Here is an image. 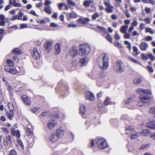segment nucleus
<instances>
[{
    "mask_svg": "<svg viewBox=\"0 0 155 155\" xmlns=\"http://www.w3.org/2000/svg\"><path fill=\"white\" fill-rule=\"evenodd\" d=\"M91 48L90 46L87 44H84L80 46L79 54L81 56L87 55L89 54Z\"/></svg>",
    "mask_w": 155,
    "mask_h": 155,
    "instance_id": "f257e3e1",
    "label": "nucleus"
},
{
    "mask_svg": "<svg viewBox=\"0 0 155 155\" xmlns=\"http://www.w3.org/2000/svg\"><path fill=\"white\" fill-rule=\"evenodd\" d=\"M151 97L148 96L143 97H140L139 98V101L137 103L139 107L143 106H146L150 104L149 101L151 100Z\"/></svg>",
    "mask_w": 155,
    "mask_h": 155,
    "instance_id": "f03ea898",
    "label": "nucleus"
},
{
    "mask_svg": "<svg viewBox=\"0 0 155 155\" xmlns=\"http://www.w3.org/2000/svg\"><path fill=\"white\" fill-rule=\"evenodd\" d=\"M100 68L103 70L107 69L109 66V58L108 56L106 54H104L102 58V61L99 64Z\"/></svg>",
    "mask_w": 155,
    "mask_h": 155,
    "instance_id": "7ed1b4c3",
    "label": "nucleus"
},
{
    "mask_svg": "<svg viewBox=\"0 0 155 155\" xmlns=\"http://www.w3.org/2000/svg\"><path fill=\"white\" fill-rule=\"evenodd\" d=\"M114 69L118 73H121L123 72L125 70L124 63L121 61H118L114 65Z\"/></svg>",
    "mask_w": 155,
    "mask_h": 155,
    "instance_id": "20e7f679",
    "label": "nucleus"
},
{
    "mask_svg": "<svg viewBox=\"0 0 155 155\" xmlns=\"http://www.w3.org/2000/svg\"><path fill=\"white\" fill-rule=\"evenodd\" d=\"M98 148L101 149H104L108 147L107 141L103 138H100L97 141Z\"/></svg>",
    "mask_w": 155,
    "mask_h": 155,
    "instance_id": "39448f33",
    "label": "nucleus"
},
{
    "mask_svg": "<svg viewBox=\"0 0 155 155\" xmlns=\"http://www.w3.org/2000/svg\"><path fill=\"white\" fill-rule=\"evenodd\" d=\"M8 107L9 109V112L7 114V116L10 120L12 119L13 116L14 114L13 110L14 106L13 103L12 102H9L8 104Z\"/></svg>",
    "mask_w": 155,
    "mask_h": 155,
    "instance_id": "423d86ee",
    "label": "nucleus"
},
{
    "mask_svg": "<svg viewBox=\"0 0 155 155\" xmlns=\"http://www.w3.org/2000/svg\"><path fill=\"white\" fill-rule=\"evenodd\" d=\"M41 52L39 51L36 48H34L32 51V55L33 58L35 60L40 58Z\"/></svg>",
    "mask_w": 155,
    "mask_h": 155,
    "instance_id": "0eeeda50",
    "label": "nucleus"
},
{
    "mask_svg": "<svg viewBox=\"0 0 155 155\" xmlns=\"http://www.w3.org/2000/svg\"><path fill=\"white\" fill-rule=\"evenodd\" d=\"M4 69L7 72L10 73L12 74H15L17 72L16 69L13 66L10 67L8 66H5Z\"/></svg>",
    "mask_w": 155,
    "mask_h": 155,
    "instance_id": "6e6552de",
    "label": "nucleus"
},
{
    "mask_svg": "<svg viewBox=\"0 0 155 155\" xmlns=\"http://www.w3.org/2000/svg\"><path fill=\"white\" fill-rule=\"evenodd\" d=\"M52 42L51 41H47L44 44V48L45 52H49L52 49Z\"/></svg>",
    "mask_w": 155,
    "mask_h": 155,
    "instance_id": "1a4fd4ad",
    "label": "nucleus"
},
{
    "mask_svg": "<svg viewBox=\"0 0 155 155\" xmlns=\"http://www.w3.org/2000/svg\"><path fill=\"white\" fill-rule=\"evenodd\" d=\"M137 93L140 94H151L150 91L148 89H144L141 88H138L136 90Z\"/></svg>",
    "mask_w": 155,
    "mask_h": 155,
    "instance_id": "9d476101",
    "label": "nucleus"
},
{
    "mask_svg": "<svg viewBox=\"0 0 155 155\" xmlns=\"http://www.w3.org/2000/svg\"><path fill=\"white\" fill-rule=\"evenodd\" d=\"M57 124V122L55 120H51L49 121L47 126L49 129L53 130L54 128L55 127Z\"/></svg>",
    "mask_w": 155,
    "mask_h": 155,
    "instance_id": "9b49d317",
    "label": "nucleus"
},
{
    "mask_svg": "<svg viewBox=\"0 0 155 155\" xmlns=\"http://www.w3.org/2000/svg\"><path fill=\"white\" fill-rule=\"evenodd\" d=\"M24 104L27 106L30 105L31 104L30 99L25 95H23L21 97Z\"/></svg>",
    "mask_w": 155,
    "mask_h": 155,
    "instance_id": "f8f14e48",
    "label": "nucleus"
},
{
    "mask_svg": "<svg viewBox=\"0 0 155 155\" xmlns=\"http://www.w3.org/2000/svg\"><path fill=\"white\" fill-rule=\"evenodd\" d=\"M56 134L59 138L61 137L64 135V129L62 127H60L57 130Z\"/></svg>",
    "mask_w": 155,
    "mask_h": 155,
    "instance_id": "ddd939ff",
    "label": "nucleus"
},
{
    "mask_svg": "<svg viewBox=\"0 0 155 155\" xmlns=\"http://www.w3.org/2000/svg\"><path fill=\"white\" fill-rule=\"evenodd\" d=\"M70 54L71 56L73 57L76 56L77 54V49L75 47H73L69 50Z\"/></svg>",
    "mask_w": 155,
    "mask_h": 155,
    "instance_id": "4468645a",
    "label": "nucleus"
},
{
    "mask_svg": "<svg viewBox=\"0 0 155 155\" xmlns=\"http://www.w3.org/2000/svg\"><path fill=\"white\" fill-rule=\"evenodd\" d=\"M86 96L88 99L90 101H92L94 99L95 96L94 94L90 92H87Z\"/></svg>",
    "mask_w": 155,
    "mask_h": 155,
    "instance_id": "2eb2a0df",
    "label": "nucleus"
},
{
    "mask_svg": "<svg viewBox=\"0 0 155 155\" xmlns=\"http://www.w3.org/2000/svg\"><path fill=\"white\" fill-rule=\"evenodd\" d=\"M58 136L56 133L52 134L50 137V140L52 142H55L57 141L59 139Z\"/></svg>",
    "mask_w": 155,
    "mask_h": 155,
    "instance_id": "dca6fc26",
    "label": "nucleus"
},
{
    "mask_svg": "<svg viewBox=\"0 0 155 155\" xmlns=\"http://www.w3.org/2000/svg\"><path fill=\"white\" fill-rule=\"evenodd\" d=\"M9 4L11 6L12 5L15 7H20L21 6V4L17 3L15 0H9Z\"/></svg>",
    "mask_w": 155,
    "mask_h": 155,
    "instance_id": "f3484780",
    "label": "nucleus"
},
{
    "mask_svg": "<svg viewBox=\"0 0 155 155\" xmlns=\"http://www.w3.org/2000/svg\"><path fill=\"white\" fill-rule=\"evenodd\" d=\"M148 46V44L145 42H143L140 46V49L143 51L146 50Z\"/></svg>",
    "mask_w": 155,
    "mask_h": 155,
    "instance_id": "a211bd4d",
    "label": "nucleus"
},
{
    "mask_svg": "<svg viewBox=\"0 0 155 155\" xmlns=\"http://www.w3.org/2000/svg\"><path fill=\"white\" fill-rule=\"evenodd\" d=\"M61 51V45L59 43L56 44L55 46L54 54L58 55L59 54Z\"/></svg>",
    "mask_w": 155,
    "mask_h": 155,
    "instance_id": "6ab92c4d",
    "label": "nucleus"
},
{
    "mask_svg": "<svg viewBox=\"0 0 155 155\" xmlns=\"http://www.w3.org/2000/svg\"><path fill=\"white\" fill-rule=\"evenodd\" d=\"M77 17V15L74 12H72L71 13L68 14L67 15V17L68 20L71 18H75Z\"/></svg>",
    "mask_w": 155,
    "mask_h": 155,
    "instance_id": "aec40b11",
    "label": "nucleus"
},
{
    "mask_svg": "<svg viewBox=\"0 0 155 155\" xmlns=\"http://www.w3.org/2000/svg\"><path fill=\"white\" fill-rule=\"evenodd\" d=\"M147 127L150 128L155 129V121H151L147 124Z\"/></svg>",
    "mask_w": 155,
    "mask_h": 155,
    "instance_id": "412c9836",
    "label": "nucleus"
},
{
    "mask_svg": "<svg viewBox=\"0 0 155 155\" xmlns=\"http://www.w3.org/2000/svg\"><path fill=\"white\" fill-rule=\"evenodd\" d=\"M130 135V137L131 139H134L140 135V133L139 132H137L135 131H133L132 132Z\"/></svg>",
    "mask_w": 155,
    "mask_h": 155,
    "instance_id": "4be33fe9",
    "label": "nucleus"
},
{
    "mask_svg": "<svg viewBox=\"0 0 155 155\" xmlns=\"http://www.w3.org/2000/svg\"><path fill=\"white\" fill-rule=\"evenodd\" d=\"M86 106L84 104H81L80 107V113L81 114L84 115L85 112Z\"/></svg>",
    "mask_w": 155,
    "mask_h": 155,
    "instance_id": "5701e85b",
    "label": "nucleus"
},
{
    "mask_svg": "<svg viewBox=\"0 0 155 155\" xmlns=\"http://www.w3.org/2000/svg\"><path fill=\"white\" fill-rule=\"evenodd\" d=\"M44 11L46 13L51 14L52 13V10L51 6H47L44 7Z\"/></svg>",
    "mask_w": 155,
    "mask_h": 155,
    "instance_id": "b1692460",
    "label": "nucleus"
},
{
    "mask_svg": "<svg viewBox=\"0 0 155 155\" xmlns=\"http://www.w3.org/2000/svg\"><path fill=\"white\" fill-rule=\"evenodd\" d=\"M150 134V130L147 129H144L142 131L141 133H140V135L141 134L145 136H147Z\"/></svg>",
    "mask_w": 155,
    "mask_h": 155,
    "instance_id": "393cba45",
    "label": "nucleus"
},
{
    "mask_svg": "<svg viewBox=\"0 0 155 155\" xmlns=\"http://www.w3.org/2000/svg\"><path fill=\"white\" fill-rule=\"evenodd\" d=\"M142 81V79L140 78H135L133 80V83L136 84L138 85Z\"/></svg>",
    "mask_w": 155,
    "mask_h": 155,
    "instance_id": "a878e982",
    "label": "nucleus"
},
{
    "mask_svg": "<svg viewBox=\"0 0 155 155\" xmlns=\"http://www.w3.org/2000/svg\"><path fill=\"white\" fill-rule=\"evenodd\" d=\"M126 133L127 134L131 133L134 131V128L132 127H127L126 129Z\"/></svg>",
    "mask_w": 155,
    "mask_h": 155,
    "instance_id": "bb28decb",
    "label": "nucleus"
},
{
    "mask_svg": "<svg viewBox=\"0 0 155 155\" xmlns=\"http://www.w3.org/2000/svg\"><path fill=\"white\" fill-rule=\"evenodd\" d=\"M93 3V0H86L84 2V5L86 7H88Z\"/></svg>",
    "mask_w": 155,
    "mask_h": 155,
    "instance_id": "cd10ccee",
    "label": "nucleus"
},
{
    "mask_svg": "<svg viewBox=\"0 0 155 155\" xmlns=\"http://www.w3.org/2000/svg\"><path fill=\"white\" fill-rule=\"evenodd\" d=\"M134 52H133V55L134 56L136 57L138 54V50L137 48L135 46H134L133 47Z\"/></svg>",
    "mask_w": 155,
    "mask_h": 155,
    "instance_id": "c85d7f7f",
    "label": "nucleus"
},
{
    "mask_svg": "<svg viewBox=\"0 0 155 155\" xmlns=\"http://www.w3.org/2000/svg\"><path fill=\"white\" fill-rule=\"evenodd\" d=\"M26 130V134L28 135H33V131L28 127H26L25 128Z\"/></svg>",
    "mask_w": 155,
    "mask_h": 155,
    "instance_id": "c756f323",
    "label": "nucleus"
},
{
    "mask_svg": "<svg viewBox=\"0 0 155 155\" xmlns=\"http://www.w3.org/2000/svg\"><path fill=\"white\" fill-rule=\"evenodd\" d=\"M128 27V26L127 25L123 26L120 28V31L123 34L126 33Z\"/></svg>",
    "mask_w": 155,
    "mask_h": 155,
    "instance_id": "7c9ffc66",
    "label": "nucleus"
},
{
    "mask_svg": "<svg viewBox=\"0 0 155 155\" xmlns=\"http://www.w3.org/2000/svg\"><path fill=\"white\" fill-rule=\"evenodd\" d=\"M12 53L15 54H20L21 53V51L19 49L15 48L12 51Z\"/></svg>",
    "mask_w": 155,
    "mask_h": 155,
    "instance_id": "2f4dec72",
    "label": "nucleus"
},
{
    "mask_svg": "<svg viewBox=\"0 0 155 155\" xmlns=\"http://www.w3.org/2000/svg\"><path fill=\"white\" fill-rule=\"evenodd\" d=\"M114 7L110 5L107 7L105 10L108 13H112L113 12V9Z\"/></svg>",
    "mask_w": 155,
    "mask_h": 155,
    "instance_id": "473e14b6",
    "label": "nucleus"
},
{
    "mask_svg": "<svg viewBox=\"0 0 155 155\" xmlns=\"http://www.w3.org/2000/svg\"><path fill=\"white\" fill-rule=\"evenodd\" d=\"M80 62L82 66H84L87 64V61L85 58H83L80 59Z\"/></svg>",
    "mask_w": 155,
    "mask_h": 155,
    "instance_id": "72a5a7b5",
    "label": "nucleus"
},
{
    "mask_svg": "<svg viewBox=\"0 0 155 155\" xmlns=\"http://www.w3.org/2000/svg\"><path fill=\"white\" fill-rule=\"evenodd\" d=\"M142 1L146 3H150L154 5L155 4V2L153 0H142Z\"/></svg>",
    "mask_w": 155,
    "mask_h": 155,
    "instance_id": "f704fd0d",
    "label": "nucleus"
},
{
    "mask_svg": "<svg viewBox=\"0 0 155 155\" xmlns=\"http://www.w3.org/2000/svg\"><path fill=\"white\" fill-rule=\"evenodd\" d=\"M68 5L70 6H74L76 5L75 3L72 0H67Z\"/></svg>",
    "mask_w": 155,
    "mask_h": 155,
    "instance_id": "c9c22d12",
    "label": "nucleus"
},
{
    "mask_svg": "<svg viewBox=\"0 0 155 155\" xmlns=\"http://www.w3.org/2000/svg\"><path fill=\"white\" fill-rule=\"evenodd\" d=\"M6 63L8 64L7 66L10 67H13L14 66V62L13 61L10 59H8L6 60Z\"/></svg>",
    "mask_w": 155,
    "mask_h": 155,
    "instance_id": "e433bc0d",
    "label": "nucleus"
},
{
    "mask_svg": "<svg viewBox=\"0 0 155 155\" xmlns=\"http://www.w3.org/2000/svg\"><path fill=\"white\" fill-rule=\"evenodd\" d=\"M110 98L109 97H106V99L104 101V104L106 106L108 105L110 101Z\"/></svg>",
    "mask_w": 155,
    "mask_h": 155,
    "instance_id": "4c0bfd02",
    "label": "nucleus"
},
{
    "mask_svg": "<svg viewBox=\"0 0 155 155\" xmlns=\"http://www.w3.org/2000/svg\"><path fill=\"white\" fill-rule=\"evenodd\" d=\"M107 36L105 37L111 43H113V41L110 35L107 33Z\"/></svg>",
    "mask_w": 155,
    "mask_h": 155,
    "instance_id": "58836bf2",
    "label": "nucleus"
},
{
    "mask_svg": "<svg viewBox=\"0 0 155 155\" xmlns=\"http://www.w3.org/2000/svg\"><path fill=\"white\" fill-rule=\"evenodd\" d=\"M83 24H87L90 21V19L88 18H83Z\"/></svg>",
    "mask_w": 155,
    "mask_h": 155,
    "instance_id": "ea45409f",
    "label": "nucleus"
},
{
    "mask_svg": "<svg viewBox=\"0 0 155 155\" xmlns=\"http://www.w3.org/2000/svg\"><path fill=\"white\" fill-rule=\"evenodd\" d=\"M145 32H149L152 35L153 34V31L151 28H146L145 30Z\"/></svg>",
    "mask_w": 155,
    "mask_h": 155,
    "instance_id": "a19ab883",
    "label": "nucleus"
},
{
    "mask_svg": "<svg viewBox=\"0 0 155 155\" xmlns=\"http://www.w3.org/2000/svg\"><path fill=\"white\" fill-rule=\"evenodd\" d=\"M16 19L21 20V18L18 15H16L12 17L11 18V20H14Z\"/></svg>",
    "mask_w": 155,
    "mask_h": 155,
    "instance_id": "79ce46f5",
    "label": "nucleus"
},
{
    "mask_svg": "<svg viewBox=\"0 0 155 155\" xmlns=\"http://www.w3.org/2000/svg\"><path fill=\"white\" fill-rule=\"evenodd\" d=\"M97 27L100 29L103 32L105 33H107V29L102 27L101 26H97Z\"/></svg>",
    "mask_w": 155,
    "mask_h": 155,
    "instance_id": "37998d69",
    "label": "nucleus"
},
{
    "mask_svg": "<svg viewBox=\"0 0 155 155\" xmlns=\"http://www.w3.org/2000/svg\"><path fill=\"white\" fill-rule=\"evenodd\" d=\"M52 3L51 1L48 0H46L44 3L45 5L47 6H49V5L51 4Z\"/></svg>",
    "mask_w": 155,
    "mask_h": 155,
    "instance_id": "c03bdc74",
    "label": "nucleus"
},
{
    "mask_svg": "<svg viewBox=\"0 0 155 155\" xmlns=\"http://www.w3.org/2000/svg\"><path fill=\"white\" fill-rule=\"evenodd\" d=\"M99 16V14L97 13H96L94 14L92 16V19L93 20H95Z\"/></svg>",
    "mask_w": 155,
    "mask_h": 155,
    "instance_id": "a18cd8bd",
    "label": "nucleus"
},
{
    "mask_svg": "<svg viewBox=\"0 0 155 155\" xmlns=\"http://www.w3.org/2000/svg\"><path fill=\"white\" fill-rule=\"evenodd\" d=\"M29 13L36 17L38 16V15H37L35 12L34 10H31V11H30L29 12Z\"/></svg>",
    "mask_w": 155,
    "mask_h": 155,
    "instance_id": "49530a36",
    "label": "nucleus"
},
{
    "mask_svg": "<svg viewBox=\"0 0 155 155\" xmlns=\"http://www.w3.org/2000/svg\"><path fill=\"white\" fill-rule=\"evenodd\" d=\"M147 56L152 61H153L155 59V57L151 54H148Z\"/></svg>",
    "mask_w": 155,
    "mask_h": 155,
    "instance_id": "de8ad7c7",
    "label": "nucleus"
},
{
    "mask_svg": "<svg viewBox=\"0 0 155 155\" xmlns=\"http://www.w3.org/2000/svg\"><path fill=\"white\" fill-rule=\"evenodd\" d=\"M133 98L129 97L125 101V103L126 104H129L133 100Z\"/></svg>",
    "mask_w": 155,
    "mask_h": 155,
    "instance_id": "09e8293b",
    "label": "nucleus"
},
{
    "mask_svg": "<svg viewBox=\"0 0 155 155\" xmlns=\"http://www.w3.org/2000/svg\"><path fill=\"white\" fill-rule=\"evenodd\" d=\"M147 68L148 69V71L150 73H153V72L154 70L152 67L150 66H147Z\"/></svg>",
    "mask_w": 155,
    "mask_h": 155,
    "instance_id": "8fccbe9b",
    "label": "nucleus"
},
{
    "mask_svg": "<svg viewBox=\"0 0 155 155\" xmlns=\"http://www.w3.org/2000/svg\"><path fill=\"white\" fill-rule=\"evenodd\" d=\"M104 5L107 7L111 5H110V1L109 0H104Z\"/></svg>",
    "mask_w": 155,
    "mask_h": 155,
    "instance_id": "3c124183",
    "label": "nucleus"
},
{
    "mask_svg": "<svg viewBox=\"0 0 155 155\" xmlns=\"http://www.w3.org/2000/svg\"><path fill=\"white\" fill-rule=\"evenodd\" d=\"M128 58L129 59L131 60L133 62L136 63H138L140 64H141V63L139 62L138 61H137L136 60H135V59L132 58L131 57H128Z\"/></svg>",
    "mask_w": 155,
    "mask_h": 155,
    "instance_id": "603ef678",
    "label": "nucleus"
},
{
    "mask_svg": "<svg viewBox=\"0 0 155 155\" xmlns=\"http://www.w3.org/2000/svg\"><path fill=\"white\" fill-rule=\"evenodd\" d=\"M115 46L118 48H122L123 47L118 42L116 41L114 42Z\"/></svg>",
    "mask_w": 155,
    "mask_h": 155,
    "instance_id": "864d4df0",
    "label": "nucleus"
},
{
    "mask_svg": "<svg viewBox=\"0 0 155 155\" xmlns=\"http://www.w3.org/2000/svg\"><path fill=\"white\" fill-rule=\"evenodd\" d=\"M20 132L19 130H17L15 132V134L13 135L14 136H16L17 137L19 138L20 137Z\"/></svg>",
    "mask_w": 155,
    "mask_h": 155,
    "instance_id": "5fc2aeb1",
    "label": "nucleus"
},
{
    "mask_svg": "<svg viewBox=\"0 0 155 155\" xmlns=\"http://www.w3.org/2000/svg\"><path fill=\"white\" fill-rule=\"evenodd\" d=\"M17 141H18V144L20 145L21 146L22 148H24V145L23 144L22 142L21 141V140L19 139H17Z\"/></svg>",
    "mask_w": 155,
    "mask_h": 155,
    "instance_id": "6e6d98bb",
    "label": "nucleus"
},
{
    "mask_svg": "<svg viewBox=\"0 0 155 155\" xmlns=\"http://www.w3.org/2000/svg\"><path fill=\"white\" fill-rule=\"evenodd\" d=\"M116 34L115 36V39L117 40H119L120 39V36L118 33L117 31L115 32Z\"/></svg>",
    "mask_w": 155,
    "mask_h": 155,
    "instance_id": "4d7b16f0",
    "label": "nucleus"
},
{
    "mask_svg": "<svg viewBox=\"0 0 155 155\" xmlns=\"http://www.w3.org/2000/svg\"><path fill=\"white\" fill-rule=\"evenodd\" d=\"M36 7L38 8H40L41 7H42L43 6V4L42 2H40L37 3L35 4Z\"/></svg>",
    "mask_w": 155,
    "mask_h": 155,
    "instance_id": "13d9d810",
    "label": "nucleus"
},
{
    "mask_svg": "<svg viewBox=\"0 0 155 155\" xmlns=\"http://www.w3.org/2000/svg\"><path fill=\"white\" fill-rule=\"evenodd\" d=\"M149 112L150 113L155 114V107H151L149 110Z\"/></svg>",
    "mask_w": 155,
    "mask_h": 155,
    "instance_id": "bf43d9fd",
    "label": "nucleus"
},
{
    "mask_svg": "<svg viewBox=\"0 0 155 155\" xmlns=\"http://www.w3.org/2000/svg\"><path fill=\"white\" fill-rule=\"evenodd\" d=\"M125 14L127 18H129L130 17V15L129 13L128 10L127 9L125 10Z\"/></svg>",
    "mask_w": 155,
    "mask_h": 155,
    "instance_id": "052dcab7",
    "label": "nucleus"
},
{
    "mask_svg": "<svg viewBox=\"0 0 155 155\" xmlns=\"http://www.w3.org/2000/svg\"><path fill=\"white\" fill-rule=\"evenodd\" d=\"M77 21L78 23L83 24V18H80L78 19Z\"/></svg>",
    "mask_w": 155,
    "mask_h": 155,
    "instance_id": "680f3d73",
    "label": "nucleus"
},
{
    "mask_svg": "<svg viewBox=\"0 0 155 155\" xmlns=\"http://www.w3.org/2000/svg\"><path fill=\"white\" fill-rule=\"evenodd\" d=\"M28 27V25L26 24H22L20 25V29L27 28Z\"/></svg>",
    "mask_w": 155,
    "mask_h": 155,
    "instance_id": "e2e57ef3",
    "label": "nucleus"
},
{
    "mask_svg": "<svg viewBox=\"0 0 155 155\" xmlns=\"http://www.w3.org/2000/svg\"><path fill=\"white\" fill-rule=\"evenodd\" d=\"M152 37L150 36H147L145 40L147 41H151L152 40Z\"/></svg>",
    "mask_w": 155,
    "mask_h": 155,
    "instance_id": "0e129e2a",
    "label": "nucleus"
},
{
    "mask_svg": "<svg viewBox=\"0 0 155 155\" xmlns=\"http://www.w3.org/2000/svg\"><path fill=\"white\" fill-rule=\"evenodd\" d=\"M8 90L10 94L12 95L13 94V92L12 90V88L11 86H10V85H9L8 86Z\"/></svg>",
    "mask_w": 155,
    "mask_h": 155,
    "instance_id": "69168bd1",
    "label": "nucleus"
},
{
    "mask_svg": "<svg viewBox=\"0 0 155 155\" xmlns=\"http://www.w3.org/2000/svg\"><path fill=\"white\" fill-rule=\"evenodd\" d=\"M19 72L21 74L23 75L25 74V71L22 68H20L19 71Z\"/></svg>",
    "mask_w": 155,
    "mask_h": 155,
    "instance_id": "338daca9",
    "label": "nucleus"
},
{
    "mask_svg": "<svg viewBox=\"0 0 155 155\" xmlns=\"http://www.w3.org/2000/svg\"><path fill=\"white\" fill-rule=\"evenodd\" d=\"M9 155H17L16 153L14 150H12L11 151Z\"/></svg>",
    "mask_w": 155,
    "mask_h": 155,
    "instance_id": "774afa93",
    "label": "nucleus"
}]
</instances>
